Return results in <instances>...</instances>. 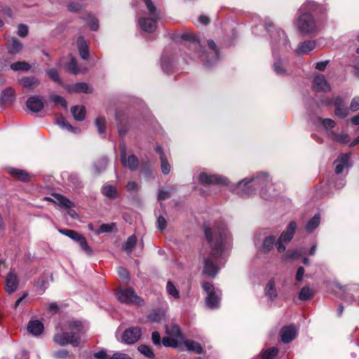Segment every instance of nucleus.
<instances>
[{
    "label": "nucleus",
    "mask_w": 359,
    "mask_h": 359,
    "mask_svg": "<svg viewBox=\"0 0 359 359\" xmlns=\"http://www.w3.org/2000/svg\"><path fill=\"white\" fill-rule=\"evenodd\" d=\"M205 234L212 252L210 257L204 260V273L210 277H215L219 271L217 262L222 255L225 248L231 241V236L224 224L212 227L205 226Z\"/></svg>",
    "instance_id": "nucleus-1"
},
{
    "label": "nucleus",
    "mask_w": 359,
    "mask_h": 359,
    "mask_svg": "<svg viewBox=\"0 0 359 359\" xmlns=\"http://www.w3.org/2000/svg\"><path fill=\"white\" fill-rule=\"evenodd\" d=\"M88 323L71 319L62 322L60 325V333H56L53 337V341L61 346H65L71 344L74 347H77L81 343L82 334H84L88 330Z\"/></svg>",
    "instance_id": "nucleus-2"
},
{
    "label": "nucleus",
    "mask_w": 359,
    "mask_h": 359,
    "mask_svg": "<svg viewBox=\"0 0 359 359\" xmlns=\"http://www.w3.org/2000/svg\"><path fill=\"white\" fill-rule=\"evenodd\" d=\"M182 39L186 41L185 46L190 51H192V57L194 60L201 59L205 62V65L208 67H212L219 60V52L215 43L212 40L208 41V45L210 49L208 56L203 51L201 43L198 39L189 34H184L182 36Z\"/></svg>",
    "instance_id": "nucleus-3"
},
{
    "label": "nucleus",
    "mask_w": 359,
    "mask_h": 359,
    "mask_svg": "<svg viewBox=\"0 0 359 359\" xmlns=\"http://www.w3.org/2000/svg\"><path fill=\"white\" fill-rule=\"evenodd\" d=\"M266 29L270 32V36L271 39V46L273 48V70L278 75H285L286 74V64L287 61L285 59L280 57L277 55L275 53V48H287L289 46V41L287 38L285 33L280 29L276 28L271 30L270 27L272 26L271 23L266 24Z\"/></svg>",
    "instance_id": "nucleus-4"
},
{
    "label": "nucleus",
    "mask_w": 359,
    "mask_h": 359,
    "mask_svg": "<svg viewBox=\"0 0 359 359\" xmlns=\"http://www.w3.org/2000/svg\"><path fill=\"white\" fill-rule=\"evenodd\" d=\"M318 6L313 1H306L299 8V16L295 24L298 30L302 34H310L317 30L316 21L311 13L317 9Z\"/></svg>",
    "instance_id": "nucleus-5"
},
{
    "label": "nucleus",
    "mask_w": 359,
    "mask_h": 359,
    "mask_svg": "<svg viewBox=\"0 0 359 359\" xmlns=\"http://www.w3.org/2000/svg\"><path fill=\"white\" fill-rule=\"evenodd\" d=\"M270 184V180L266 173H260L251 178H245L237 185L236 191L242 197L252 194L253 191L261 189L262 191ZM264 197V193L261 192Z\"/></svg>",
    "instance_id": "nucleus-6"
},
{
    "label": "nucleus",
    "mask_w": 359,
    "mask_h": 359,
    "mask_svg": "<svg viewBox=\"0 0 359 359\" xmlns=\"http://www.w3.org/2000/svg\"><path fill=\"white\" fill-rule=\"evenodd\" d=\"M150 17H142L138 19L141 29L149 33L154 32L156 28V22L160 18V12L154 5L151 0H144Z\"/></svg>",
    "instance_id": "nucleus-7"
},
{
    "label": "nucleus",
    "mask_w": 359,
    "mask_h": 359,
    "mask_svg": "<svg viewBox=\"0 0 359 359\" xmlns=\"http://www.w3.org/2000/svg\"><path fill=\"white\" fill-rule=\"evenodd\" d=\"M203 288L207 294L205 298L206 306L212 309L218 308L220 304L221 291L216 290L214 286L209 283H204L203 284Z\"/></svg>",
    "instance_id": "nucleus-8"
},
{
    "label": "nucleus",
    "mask_w": 359,
    "mask_h": 359,
    "mask_svg": "<svg viewBox=\"0 0 359 359\" xmlns=\"http://www.w3.org/2000/svg\"><path fill=\"white\" fill-rule=\"evenodd\" d=\"M297 229V224L294 222H290L287 225L286 230L284 231L276 241V247L278 252H283L286 248L283 243H289L293 238Z\"/></svg>",
    "instance_id": "nucleus-9"
},
{
    "label": "nucleus",
    "mask_w": 359,
    "mask_h": 359,
    "mask_svg": "<svg viewBox=\"0 0 359 359\" xmlns=\"http://www.w3.org/2000/svg\"><path fill=\"white\" fill-rule=\"evenodd\" d=\"M117 299L122 303L141 305L142 299L137 296L132 288L120 290L116 294Z\"/></svg>",
    "instance_id": "nucleus-10"
},
{
    "label": "nucleus",
    "mask_w": 359,
    "mask_h": 359,
    "mask_svg": "<svg viewBox=\"0 0 359 359\" xmlns=\"http://www.w3.org/2000/svg\"><path fill=\"white\" fill-rule=\"evenodd\" d=\"M120 148L122 165L132 171L136 170L139 167L138 158L133 154L127 156L126 146L123 143L120 144Z\"/></svg>",
    "instance_id": "nucleus-11"
},
{
    "label": "nucleus",
    "mask_w": 359,
    "mask_h": 359,
    "mask_svg": "<svg viewBox=\"0 0 359 359\" xmlns=\"http://www.w3.org/2000/svg\"><path fill=\"white\" fill-rule=\"evenodd\" d=\"M142 336V330L138 327H132L125 330L122 334V341L126 344H133Z\"/></svg>",
    "instance_id": "nucleus-12"
},
{
    "label": "nucleus",
    "mask_w": 359,
    "mask_h": 359,
    "mask_svg": "<svg viewBox=\"0 0 359 359\" xmlns=\"http://www.w3.org/2000/svg\"><path fill=\"white\" fill-rule=\"evenodd\" d=\"M198 181L202 184H226L227 179L218 175H208L202 172L198 176Z\"/></svg>",
    "instance_id": "nucleus-13"
},
{
    "label": "nucleus",
    "mask_w": 359,
    "mask_h": 359,
    "mask_svg": "<svg viewBox=\"0 0 359 359\" xmlns=\"http://www.w3.org/2000/svg\"><path fill=\"white\" fill-rule=\"evenodd\" d=\"M18 285L19 279L18 276L13 271H11L8 273L5 281L6 292L9 294L13 293L18 289Z\"/></svg>",
    "instance_id": "nucleus-14"
},
{
    "label": "nucleus",
    "mask_w": 359,
    "mask_h": 359,
    "mask_svg": "<svg viewBox=\"0 0 359 359\" xmlns=\"http://www.w3.org/2000/svg\"><path fill=\"white\" fill-rule=\"evenodd\" d=\"M350 157L349 154H342L334 161V164L335 165L336 174L341 173L344 169L348 168L351 166Z\"/></svg>",
    "instance_id": "nucleus-15"
},
{
    "label": "nucleus",
    "mask_w": 359,
    "mask_h": 359,
    "mask_svg": "<svg viewBox=\"0 0 359 359\" xmlns=\"http://www.w3.org/2000/svg\"><path fill=\"white\" fill-rule=\"evenodd\" d=\"M313 88L318 92H327L331 89L325 76L320 74L314 77Z\"/></svg>",
    "instance_id": "nucleus-16"
},
{
    "label": "nucleus",
    "mask_w": 359,
    "mask_h": 359,
    "mask_svg": "<svg viewBox=\"0 0 359 359\" xmlns=\"http://www.w3.org/2000/svg\"><path fill=\"white\" fill-rule=\"evenodd\" d=\"M297 328L293 325L282 328L280 330L282 341L285 344L290 342L297 337Z\"/></svg>",
    "instance_id": "nucleus-17"
},
{
    "label": "nucleus",
    "mask_w": 359,
    "mask_h": 359,
    "mask_svg": "<svg viewBox=\"0 0 359 359\" xmlns=\"http://www.w3.org/2000/svg\"><path fill=\"white\" fill-rule=\"evenodd\" d=\"M27 108L33 112L40 111L44 107L43 99L39 96H32L27 101Z\"/></svg>",
    "instance_id": "nucleus-18"
},
{
    "label": "nucleus",
    "mask_w": 359,
    "mask_h": 359,
    "mask_svg": "<svg viewBox=\"0 0 359 359\" xmlns=\"http://www.w3.org/2000/svg\"><path fill=\"white\" fill-rule=\"evenodd\" d=\"M43 329V323L38 320H30L27 325L28 332L34 336L40 335Z\"/></svg>",
    "instance_id": "nucleus-19"
},
{
    "label": "nucleus",
    "mask_w": 359,
    "mask_h": 359,
    "mask_svg": "<svg viewBox=\"0 0 359 359\" xmlns=\"http://www.w3.org/2000/svg\"><path fill=\"white\" fill-rule=\"evenodd\" d=\"M335 107V114L338 117L344 118L348 114V109L345 107L343 100L340 97H337L334 101Z\"/></svg>",
    "instance_id": "nucleus-20"
},
{
    "label": "nucleus",
    "mask_w": 359,
    "mask_h": 359,
    "mask_svg": "<svg viewBox=\"0 0 359 359\" xmlns=\"http://www.w3.org/2000/svg\"><path fill=\"white\" fill-rule=\"evenodd\" d=\"M46 199L53 201L54 203L63 208H69L73 205L72 202L60 194H53V198H46Z\"/></svg>",
    "instance_id": "nucleus-21"
},
{
    "label": "nucleus",
    "mask_w": 359,
    "mask_h": 359,
    "mask_svg": "<svg viewBox=\"0 0 359 359\" xmlns=\"http://www.w3.org/2000/svg\"><path fill=\"white\" fill-rule=\"evenodd\" d=\"M8 173L14 178L21 182H28L30 179V175L24 170L17 168H9Z\"/></svg>",
    "instance_id": "nucleus-22"
},
{
    "label": "nucleus",
    "mask_w": 359,
    "mask_h": 359,
    "mask_svg": "<svg viewBox=\"0 0 359 359\" xmlns=\"http://www.w3.org/2000/svg\"><path fill=\"white\" fill-rule=\"evenodd\" d=\"M316 47V42L314 41H305L301 43L296 52L299 55H306L309 53L311 50H313Z\"/></svg>",
    "instance_id": "nucleus-23"
},
{
    "label": "nucleus",
    "mask_w": 359,
    "mask_h": 359,
    "mask_svg": "<svg viewBox=\"0 0 359 359\" xmlns=\"http://www.w3.org/2000/svg\"><path fill=\"white\" fill-rule=\"evenodd\" d=\"M182 345L186 347L187 351H193L197 354H201L203 351V348L199 343L191 339L184 341Z\"/></svg>",
    "instance_id": "nucleus-24"
},
{
    "label": "nucleus",
    "mask_w": 359,
    "mask_h": 359,
    "mask_svg": "<svg viewBox=\"0 0 359 359\" xmlns=\"http://www.w3.org/2000/svg\"><path fill=\"white\" fill-rule=\"evenodd\" d=\"M77 45L80 56L83 60L89 57L88 46L83 36H79L77 40Z\"/></svg>",
    "instance_id": "nucleus-25"
},
{
    "label": "nucleus",
    "mask_w": 359,
    "mask_h": 359,
    "mask_svg": "<svg viewBox=\"0 0 359 359\" xmlns=\"http://www.w3.org/2000/svg\"><path fill=\"white\" fill-rule=\"evenodd\" d=\"M276 237L274 236H269L264 240L260 250L264 253H269L274 246H276Z\"/></svg>",
    "instance_id": "nucleus-26"
},
{
    "label": "nucleus",
    "mask_w": 359,
    "mask_h": 359,
    "mask_svg": "<svg viewBox=\"0 0 359 359\" xmlns=\"http://www.w3.org/2000/svg\"><path fill=\"white\" fill-rule=\"evenodd\" d=\"M265 294L271 300L274 301L278 296L273 279L270 280L265 287Z\"/></svg>",
    "instance_id": "nucleus-27"
},
{
    "label": "nucleus",
    "mask_w": 359,
    "mask_h": 359,
    "mask_svg": "<svg viewBox=\"0 0 359 359\" xmlns=\"http://www.w3.org/2000/svg\"><path fill=\"white\" fill-rule=\"evenodd\" d=\"M21 86L26 88L34 89L39 84V81L35 77H25L19 81Z\"/></svg>",
    "instance_id": "nucleus-28"
},
{
    "label": "nucleus",
    "mask_w": 359,
    "mask_h": 359,
    "mask_svg": "<svg viewBox=\"0 0 359 359\" xmlns=\"http://www.w3.org/2000/svg\"><path fill=\"white\" fill-rule=\"evenodd\" d=\"M7 47L9 53L14 55L20 52L22 48V44L17 39L13 38L8 41Z\"/></svg>",
    "instance_id": "nucleus-29"
},
{
    "label": "nucleus",
    "mask_w": 359,
    "mask_h": 359,
    "mask_svg": "<svg viewBox=\"0 0 359 359\" xmlns=\"http://www.w3.org/2000/svg\"><path fill=\"white\" fill-rule=\"evenodd\" d=\"M15 90L13 88L9 87L2 90L0 95V104L14 100Z\"/></svg>",
    "instance_id": "nucleus-30"
},
{
    "label": "nucleus",
    "mask_w": 359,
    "mask_h": 359,
    "mask_svg": "<svg viewBox=\"0 0 359 359\" xmlns=\"http://www.w3.org/2000/svg\"><path fill=\"white\" fill-rule=\"evenodd\" d=\"M71 111L75 120L81 121L84 120L86 116V109L83 106H74L72 108Z\"/></svg>",
    "instance_id": "nucleus-31"
},
{
    "label": "nucleus",
    "mask_w": 359,
    "mask_h": 359,
    "mask_svg": "<svg viewBox=\"0 0 359 359\" xmlns=\"http://www.w3.org/2000/svg\"><path fill=\"white\" fill-rule=\"evenodd\" d=\"M320 217L319 214L315 215L311 219L307 222L305 229L309 233L312 232L316 229L320 224Z\"/></svg>",
    "instance_id": "nucleus-32"
},
{
    "label": "nucleus",
    "mask_w": 359,
    "mask_h": 359,
    "mask_svg": "<svg viewBox=\"0 0 359 359\" xmlns=\"http://www.w3.org/2000/svg\"><path fill=\"white\" fill-rule=\"evenodd\" d=\"M163 346L166 347L180 348H182V344L180 341L172 337H163L162 339Z\"/></svg>",
    "instance_id": "nucleus-33"
},
{
    "label": "nucleus",
    "mask_w": 359,
    "mask_h": 359,
    "mask_svg": "<svg viewBox=\"0 0 359 359\" xmlns=\"http://www.w3.org/2000/svg\"><path fill=\"white\" fill-rule=\"evenodd\" d=\"M102 193L109 198H116L118 196L116 188L109 184L104 185L102 188Z\"/></svg>",
    "instance_id": "nucleus-34"
},
{
    "label": "nucleus",
    "mask_w": 359,
    "mask_h": 359,
    "mask_svg": "<svg viewBox=\"0 0 359 359\" xmlns=\"http://www.w3.org/2000/svg\"><path fill=\"white\" fill-rule=\"evenodd\" d=\"M10 67L15 72H28L31 69V65L27 62L20 61L11 64Z\"/></svg>",
    "instance_id": "nucleus-35"
},
{
    "label": "nucleus",
    "mask_w": 359,
    "mask_h": 359,
    "mask_svg": "<svg viewBox=\"0 0 359 359\" xmlns=\"http://www.w3.org/2000/svg\"><path fill=\"white\" fill-rule=\"evenodd\" d=\"M69 92L90 93L89 86L86 83H76L68 88Z\"/></svg>",
    "instance_id": "nucleus-36"
},
{
    "label": "nucleus",
    "mask_w": 359,
    "mask_h": 359,
    "mask_svg": "<svg viewBox=\"0 0 359 359\" xmlns=\"http://www.w3.org/2000/svg\"><path fill=\"white\" fill-rule=\"evenodd\" d=\"M166 332L168 335H170L180 341L182 339V334L178 325H172L170 327L167 326Z\"/></svg>",
    "instance_id": "nucleus-37"
},
{
    "label": "nucleus",
    "mask_w": 359,
    "mask_h": 359,
    "mask_svg": "<svg viewBox=\"0 0 359 359\" xmlns=\"http://www.w3.org/2000/svg\"><path fill=\"white\" fill-rule=\"evenodd\" d=\"M329 135L332 140L339 143H347L350 140L348 135L346 133L337 134L334 132H330Z\"/></svg>",
    "instance_id": "nucleus-38"
},
{
    "label": "nucleus",
    "mask_w": 359,
    "mask_h": 359,
    "mask_svg": "<svg viewBox=\"0 0 359 359\" xmlns=\"http://www.w3.org/2000/svg\"><path fill=\"white\" fill-rule=\"evenodd\" d=\"M278 353V348H269L261 353V359H274Z\"/></svg>",
    "instance_id": "nucleus-39"
},
{
    "label": "nucleus",
    "mask_w": 359,
    "mask_h": 359,
    "mask_svg": "<svg viewBox=\"0 0 359 359\" xmlns=\"http://www.w3.org/2000/svg\"><path fill=\"white\" fill-rule=\"evenodd\" d=\"M313 297V292L311 288L304 287L302 288L299 294V298L302 301H307Z\"/></svg>",
    "instance_id": "nucleus-40"
},
{
    "label": "nucleus",
    "mask_w": 359,
    "mask_h": 359,
    "mask_svg": "<svg viewBox=\"0 0 359 359\" xmlns=\"http://www.w3.org/2000/svg\"><path fill=\"white\" fill-rule=\"evenodd\" d=\"M166 290L169 295L175 299L180 298V292L175 285L171 282L168 281L166 285Z\"/></svg>",
    "instance_id": "nucleus-41"
},
{
    "label": "nucleus",
    "mask_w": 359,
    "mask_h": 359,
    "mask_svg": "<svg viewBox=\"0 0 359 359\" xmlns=\"http://www.w3.org/2000/svg\"><path fill=\"white\" fill-rule=\"evenodd\" d=\"M137 243V238L135 236H130L126 240L124 248L127 251L128 253H130L133 248L135 247Z\"/></svg>",
    "instance_id": "nucleus-42"
},
{
    "label": "nucleus",
    "mask_w": 359,
    "mask_h": 359,
    "mask_svg": "<svg viewBox=\"0 0 359 359\" xmlns=\"http://www.w3.org/2000/svg\"><path fill=\"white\" fill-rule=\"evenodd\" d=\"M138 351L148 358H154V354L150 346L147 345H140L138 347Z\"/></svg>",
    "instance_id": "nucleus-43"
},
{
    "label": "nucleus",
    "mask_w": 359,
    "mask_h": 359,
    "mask_svg": "<svg viewBox=\"0 0 359 359\" xmlns=\"http://www.w3.org/2000/svg\"><path fill=\"white\" fill-rule=\"evenodd\" d=\"M78 244L79 245L80 248L87 254V255H91L92 253V249L88 245L87 241L86 238L82 236L81 238L76 241Z\"/></svg>",
    "instance_id": "nucleus-44"
},
{
    "label": "nucleus",
    "mask_w": 359,
    "mask_h": 359,
    "mask_svg": "<svg viewBox=\"0 0 359 359\" xmlns=\"http://www.w3.org/2000/svg\"><path fill=\"white\" fill-rule=\"evenodd\" d=\"M54 356L57 359H74V355L69 354L67 350H60L54 353Z\"/></svg>",
    "instance_id": "nucleus-45"
},
{
    "label": "nucleus",
    "mask_w": 359,
    "mask_h": 359,
    "mask_svg": "<svg viewBox=\"0 0 359 359\" xmlns=\"http://www.w3.org/2000/svg\"><path fill=\"white\" fill-rule=\"evenodd\" d=\"M57 123L63 129L68 130L69 131H74L73 127L66 121L63 116H59L57 118Z\"/></svg>",
    "instance_id": "nucleus-46"
},
{
    "label": "nucleus",
    "mask_w": 359,
    "mask_h": 359,
    "mask_svg": "<svg viewBox=\"0 0 359 359\" xmlns=\"http://www.w3.org/2000/svg\"><path fill=\"white\" fill-rule=\"evenodd\" d=\"M105 118L104 117H97L95 120V125L97 128L98 133L103 134L105 132Z\"/></svg>",
    "instance_id": "nucleus-47"
},
{
    "label": "nucleus",
    "mask_w": 359,
    "mask_h": 359,
    "mask_svg": "<svg viewBox=\"0 0 359 359\" xmlns=\"http://www.w3.org/2000/svg\"><path fill=\"white\" fill-rule=\"evenodd\" d=\"M161 166L162 172L164 175L168 174L170 171V165L165 156H161Z\"/></svg>",
    "instance_id": "nucleus-48"
},
{
    "label": "nucleus",
    "mask_w": 359,
    "mask_h": 359,
    "mask_svg": "<svg viewBox=\"0 0 359 359\" xmlns=\"http://www.w3.org/2000/svg\"><path fill=\"white\" fill-rule=\"evenodd\" d=\"M118 274L119 276V278L123 283H127L129 282V280H130L129 273L126 269H124L123 267H119L118 269Z\"/></svg>",
    "instance_id": "nucleus-49"
},
{
    "label": "nucleus",
    "mask_w": 359,
    "mask_h": 359,
    "mask_svg": "<svg viewBox=\"0 0 359 359\" xmlns=\"http://www.w3.org/2000/svg\"><path fill=\"white\" fill-rule=\"evenodd\" d=\"M63 234L66 235L67 236L69 237L72 240L77 241L81 236H82L81 234L79 233L77 231L74 230H65V231H60Z\"/></svg>",
    "instance_id": "nucleus-50"
},
{
    "label": "nucleus",
    "mask_w": 359,
    "mask_h": 359,
    "mask_svg": "<svg viewBox=\"0 0 359 359\" xmlns=\"http://www.w3.org/2000/svg\"><path fill=\"white\" fill-rule=\"evenodd\" d=\"M50 100L56 104H60L65 109H67V104L66 100L61 96L58 95H52L50 97Z\"/></svg>",
    "instance_id": "nucleus-51"
},
{
    "label": "nucleus",
    "mask_w": 359,
    "mask_h": 359,
    "mask_svg": "<svg viewBox=\"0 0 359 359\" xmlns=\"http://www.w3.org/2000/svg\"><path fill=\"white\" fill-rule=\"evenodd\" d=\"M48 76L53 79L54 81L58 83L59 84H62L61 79L57 72V71L54 69H48L46 71Z\"/></svg>",
    "instance_id": "nucleus-52"
},
{
    "label": "nucleus",
    "mask_w": 359,
    "mask_h": 359,
    "mask_svg": "<svg viewBox=\"0 0 359 359\" xmlns=\"http://www.w3.org/2000/svg\"><path fill=\"white\" fill-rule=\"evenodd\" d=\"M67 68L69 71L74 74H77L80 72V70L77 66V62L75 59L72 58L69 63Z\"/></svg>",
    "instance_id": "nucleus-53"
},
{
    "label": "nucleus",
    "mask_w": 359,
    "mask_h": 359,
    "mask_svg": "<svg viewBox=\"0 0 359 359\" xmlns=\"http://www.w3.org/2000/svg\"><path fill=\"white\" fill-rule=\"evenodd\" d=\"M116 121H117V124H118V133H119L120 136H123L127 133L128 128L121 126L122 119L118 114H116Z\"/></svg>",
    "instance_id": "nucleus-54"
},
{
    "label": "nucleus",
    "mask_w": 359,
    "mask_h": 359,
    "mask_svg": "<svg viewBox=\"0 0 359 359\" xmlns=\"http://www.w3.org/2000/svg\"><path fill=\"white\" fill-rule=\"evenodd\" d=\"M301 255L302 254L299 250H289L283 255V258L285 259L299 258Z\"/></svg>",
    "instance_id": "nucleus-55"
},
{
    "label": "nucleus",
    "mask_w": 359,
    "mask_h": 359,
    "mask_svg": "<svg viewBox=\"0 0 359 359\" xmlns=\"http://www.w3.org/2000/svg\"><path fill=\"white\" fill-rule=\"evenodd\" d=\"M114 224H103L100 226L98 233H109L114 229Z\"/></svg>",
    "instance_id": "nucleus-56"
},
{
    "label": "nucleus",
    "mask_w": 359,
    "mask_h": 359,
    "mask_svg": "<svg viewBox=\"0 0 359 359\" xmlns=\"http://www.w3.org/2000/svg\"><path fill=\"white\" fill-rule=\"evenodd\" d=\"M167 226V221L163 216H159L157 219V227L159 231H163Z\"/></svg>",
    "instance_id": "nucleus-57"
},
{
    "label": "nucleus",
    "mask_w": 359,
    "mask_h": 359,
    "mask_svg": "<svg viewBox=\"0 0 359 359\" xmlns=\"http://www.w3.org/2000/svg\"><path fill=\"white\" fill-rule=\"evenodd\" d=\"M320 120L323 126L326 129H332L335 126V122L330 118H324V119L320 118Z\"/></svg>",
    "instance_id": "nucleus-58"
},
{
    "label": "nucleus",
    "mask_w": 359,
    "mask_h": 359,
    "mask_svg": "<svg viewBox=\"0 0 359 359\" xmlns=\"http://www.w3.org/2000/svg\"><path fill=\"white\" fill-rule=\"evenodd\" d=\"M349 109L353 112L359 110V97H355L351 100Z\"/></svg>",
    "instance_id": "nucleus-59"
},
{
    "label": "nucleus",
    "mask_w": 359,
    "mask_h": 359,
    "mask_svg": "<svg viewBox=\"0 0 359 359\" xmlns=\"http://www.w3.org/2000/svg\"><path fill=\"white\" fill-rule=\"evenodd\" d=\"M126 189L129 192H137L139 184L135 182H129L126 185Z\"/></svg>",
    "instance_id": "nucleus-60"
},
{
    "label": "nucleus",
    "mask_w": 359,
    "mask_h": 359,
    "mask_svg": "<svg viewBox=\"0 0 359 359\" xmlns=\"http://www.w3.org/2000/svg\"><path fill=\"white\" fill-rule=\"evenodd\" d=\"M94 357L96 359H111V355H108L104 350H101L94 353Z\"/></svg>",
    "instance_id": "nucleus-61"
},
{
    "label": "nucleus",
    "mask_w": 359,
    "mask_h": 359,
    "mask_svg": "<svg viewBox=\"0 0 359 359\" xmlns=\"http://www.w3.org/2000/svg\"><path fill=\"white\" fill-rule=\"evenodd\" d=\"M28 34V27L25 25H20L18 28V34L21 37H25Z\"/></svg>",
    "instance_id": "nucleus-62"
},
{
    "label": "nucleus",
    "mask_w": 359,
    "mask_h": 359,
    "mask_svg": "<svg viewBox=\"0 0 359 359\" xmlns=\"http://www.w3.org/2000/svg\"><path fill=\"white\" fill-rule=\"evenodd\" d=\"M111 359H133V358L126 353H121V352H116L113 355H111Z\"/></svg>",
    "instance_id": "nucleus-63"
},
{
    "label": "nucleus",
    "mask_w": 359,
    "mask_h": 359,
    "mask_svg": "<svg viewBox=\"0 0 359 359\" xmlns=\"http://www.w3.org/2000/svg\"><path fill=\"white\" fill-rule=\"evenodd\" d=\"M67 8L71 12H76L81 9V6L78 3L71 2L68 4Z\"/></svg>",
    "instance_id": "nucleus-64"
}]
</instances>
